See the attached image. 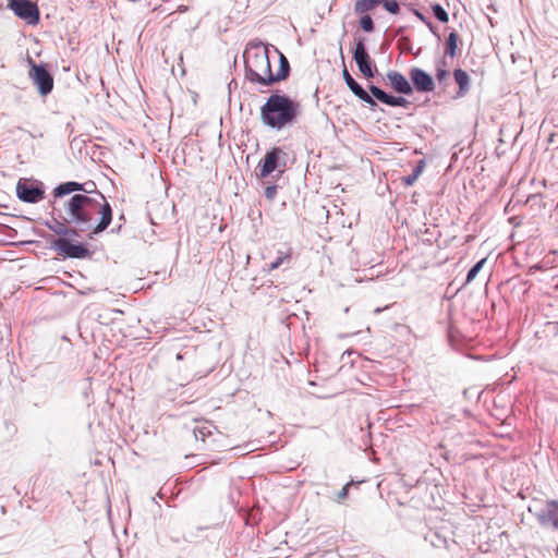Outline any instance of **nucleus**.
<instances>
[{
    "label": "nucleus",
    "mask_w": 558,
    "mask_h": 558,
    "mask_svg": "<svg viewBox=\"0 0 558 558\" xmlns=\"http://www.w3.org/2000/svg\"><path fill=\"white\" fill-rule=\"evenodd\" d=\"M538 518L543 525L558 529V501L547 502Z\"/></svg>",
    "instance_id": "obj_13"
},
{
    "label": "nucleus",
    "mask_w": 558,
    "mask_h": 558,
    "mask_svg": "<svg viewBox=\"0 0 558 558\" xmlns=\"http://www.w3.org/2000/svg\"><path fill=\"white\" fill-rule=\"evenodd\" d=\"M383 8L391 14H399L400 5L397 0H385Z\"/></svg>",
    "instance_id": "obj_25"
},
{
    "label": "nucleus",
    "mask_w": 558,
    "mask_h": 558,
    "mask_svg": "<svg viewBox=\"0 0 558 558\" xmlns=\"http://www.w3.org/2000/svg\"><path fill=\"white\" fill-rule=\"evenodd\" d=\"M49 229L52 230L56 234L60 235V238H64L70 232L75 233V230H70L64 222L57 220H54L53 225H49Z\"/></svg>",
    "instance_id": "obj_21"
},
{
    "label": "nucleus",
    "mask_w": 558,
    "mask_h": 558,
    "mask_svg": "<svg viewBox=\"0 0 558 558\" xmlns=\"http://www.w3.org/2000/svg\"><path fill=\"white\" fill-rule=\"evenodd\" d=\"M194 435L196 439H201L202 441H205V438L207 435H210V430L206 426H198L194 429Z\"/></svg>",
    "instance_id": "obj_27"
},
{
    "label": "nucleus",
    "mask_w": 558,
    "mask_h": 558,
    "mask_svg": "<svg viewBox=\"0 0 558 558\" xmlns=\"http://www.w3.org/2000/svg\"><path fill=\"white\" fill-rule=\"evenodd\" d=\"M369 92L373 97L388 106L403 107L408 102L405 98L388 95L387 93H385L383 89L375 85L369 86Z\"/></svg>",
    "instance_id": "obj_14"
},
{
    "label": "nucleus",
    "mask_w": 558,
    "mask_h": 558,
    "mask_svg": "<svg viewBox=\"0 0 558 558\" xmlns=\"http://www.w3.org/2000/svg\"><path fill=\"white\" fill-rule=\"evenodd\" d=\"M449 76V72L446 70V62L441 61L440 65L436 69V78L439 83H444Z\"/></svg>",
    "instance_id": "obj_26"
},
{
    "label": "nucleus",
    "mask_w": 558,
    "mask_h": 558,
    "mask_svg": "<svg viewBox=\"0 0 558 558\" xmlns=\"http://www.w3.org/2000/svg\"><path fill=\"white\" fill-rule=\"evenodd\" d=\"M83 190H84L83 184L74 182V181H69V182H64V183H61L60 185H58L53 190V196L62 197L64 195L71 194L73 192L83 191Z\"/></svg>",
    "instance_id": "obj_15"
},
{
    "label": "nucleus",
    "mask_w": 558,
    "mask_h": 558,
    "mask_svg": "<svg viewBox=\"0 0 558 558\" xmlns=\"http://www.w3.org/2000/svg\"><path fill=\"white\" fill-rule=\"evenodd\" d=\"M342 76H343V80L345 81L348 87L350 88V90L357 97L360 98L362 101L371 105V106H375L376 102L375 100L373 99V97L366 93L356 82L355 80L351 76V74L349 73V71L347 70V68L343 69L342 71Z\"/></svg>",
    "instance_id": "obj_11"
},
{
    "label": "nucleus",
    "mask_w": 558,
    "mask_h": 558,
    "mask_svg": "<svg viewBox=\"0 0 558 558\" xmlns=\"http://www.w3.org/2000/svg\"><path fill=\"white\" fill-rule=\"evenodd\" d=\"M351 486V483L345 484L342 489L338 493V500H343L348 497L349 494V487Z\"/></svg>",
    "instance_id": "obj_28"
},
{
    "label": "nucleus",
    "mask_w": 558,
    "mask_h": 558,
    "mask_svg": "<svg viewBox=\"0 0 558 558\" xmlns=\"http://www.w3.org/2000/svg\"><path fill=\"white\" fill-rule=\"evenodd\" d=\"M28 62L31 64L29 77L43 96L48 95L53 88V77L44 65L36 64L31 58Z\"/></svg>",
    "instance_id": "obj_5"
},
{
    "label": "nucleus",
    "mask_w": 558,
    "mask_h": 558,
    "mask_svg": "<svg viewBox=\"0 0 558 558\" xmlns=\"http://www.w3.org/2000/svg\"><path fill=\"white\" fill-rule=\"evenodd\" d=\"M9 8L28 24H37L39 21V10L36 3L29 0H11Z\"/></svg>",
    "instance_id": "obj_7"
},
{
    "label": "nucleus",
    "mask_w": 558,
    "mask_h": 558,
    "mask_svg": "<svg viewBox=\"0 0 558 558\" xmlns=\"http://www.w3.org/2000/svg\"><path fill=\"white\" fill-rule=\"evenodd\" d=\"M246 76L252 83L270 86L286 80L290 65L283 54H280V69L274 74L269 61L268 50H257L250 53L245 60Z\"/></svg>",
    "instance_id": "obj_3"
},
{
    "label": "nucleus",
    "mask_w": 558,
    "mask_h": 558,
    "mask_svg": "<svg viewBox=\"0 0 558 558\" xmlns=\"http://www.w3.org/2000/svg\"><path fill=\"white\" fill-rule=\"evenodd\" d=\"M386 76H387V80H388L390 86L397 93H401V94H411L412 93L411 84L409 83L408 78L400 72L389 71Z\"/></svg>",
    "instance_id": "obj_12"
},
{
    "label": "nucleus",
    "mask_w": 558,
    "mask_h": 558,
    "mask_svg": "<svg viewBox=\"0 0 558 558\" xmlns=\"http://www.w3.org/2000/svg\"><path fill=\"white\" fill-rule=\"evenodd\" d=\"M284 156L286 154L280 147H272L270 150H268L265 157L258 163V177L264 179L275 170L280 169L281 167L284 168Z\"/></svg>",
    "instance_id": "obj_4"
},
{
    "label": "nucleus",
    "mask_w": 558,
    "mask_h": 558,
    "mask_svg": "<svg viewBox=\"0 0 558 558\" xmlns=\"http://www.w3.org/2000/svg\"><path fill=\"white\" fill-rule=\"evenodd\" d=\"M353 59L363 76L366 78L374 76L372 59L366 50L363 39H359L356 41L355 49L353 51Z\"/></svg>",
    "instance_id": "obj_8"
},
{
    "label": "nucleus",
    "mask_w": 558,
    "mask_h": 558,
    "mask_svg": "<svg viewBox=\"0 0 558 558\" xmlns=\"http://www.w3.org/2000/svg\"><path fill=\"white\" fill-rule=\"evenodd\" d=\"M410 78L417 92L427 93L435 88L432 76L420 68L411 69Z\"/></svg>",
    "instance_id": "obj_10"
},
{
    "label": "nucleus",
    "mask_w": 558,
    "mask_h": 558,
    "mask_svg": "<svg viewBox=\"0 0 558 558\" xmlns=\"http://www.w3.org/2000/svg\"><path fill=\"white\" fill-rule=\"evenodd\" d=\"M415 16H417L421 21H425L422 13H420L417 10L414 11Z\"/></svg>",
    "instance_id": "obj_30"
},
{
    "label": "nucleus",
    "mask_w": 558,
    "mask_h": 558,
    "mask_svg": "<svg viewBox=\"0 0 558 558\" xmlns=\"http://www.w3.org/2000/svg\"><path fill=\"white\" fill-rule=\"evenodd\" d=\"M434 15L442 23H447L449 15L446 10L438 3L432 7Z\"/></svg>",
    "instance_id": "obj_24"
},
{
    "label": "nucleus",
    "mask_w": 558,
    "mask_h": 558,
    "mask_svg": "<svg viewBox=\"0 0 558 558\" xmlns=\"http://www.w3.org/2000/svg\"><path fill=\"white\" fill-rule=\"evenodd\" d=\"M291 258H292V248L288 247L284 252H279V256L276 258V260L268 264L265 267V270L267 272H270V271L279 268L282 264L290 263Z\"/></svg>",
    "instance_id": "obj_18"
},
{
    "label": "nucleus",
    "mask_w": 558,
    "mask_h": 558,
    "mask_svg": "<svg viewBox=\"0 0 558 558\" xmlns=\"http://www.w3.org/2000/svg\"><path fill=\"white\" fill-rule=\"evenodd\" d=\"M486 258H482L481 260H478L471 269L470 271L468 272V276H466V281L465 283H471L477 276V274L480 272V270L483 268V266L486 264Z\"/></svg>",
    "instance_id": "obj_23"
},
{
    "label": "nucleus",
    "mask_w": 558,
    "mask_h": 558,
    "mask_svg": "<svg viewBox=\"0 0 558 558\" xmlns=\"http://www.w3.org/2000/svg\"><path fill=\"white\" fill-rule=\"evenodd\" d=\"M65 222L92 239L104 232L112 221V208L101 193L74 194L63 202Z\"/></svg>",
    "instance_id": "obj_1"
},
{
    "label": "nucleus",
    "mask_w": 558,
    "mask_h": 558,
    "mask_svg": "<svg viewBox=\"0 0 558 558\" xmlns=\"http://www.w3.org/2000/svg\"><path fill=\"white\" fill-rule=\"evenodd\" d=\"M361 17H360V27L365 32V33H372L374 29H375V25H374V22H373V19L371 17V15L368 13H362V14H359Z\"/></svg>",
    "instance_id": "obj_22"
},
{
    "label": "nucleus",
    "mask_w": 558,
    "mask_h": 558,
    "mask_svg": "<svg viewBox=\"0 0 558 558\" xmlns=\"http://www.w3.org/2000/svg\"><path fill=\"white\" fill-rule=\"evenodd\" d=\"M385 308H388V306H385V307H384V310H385ZM381 311H383V308L378 307V308H376V310H375V313H379V312H381Z\"/></svg>",
    "instance_id": "obj_31"
},
{
    "label": "nucleus",
    "mask_w": 558,
    "mask_h": 558,
    "mask_svg": "<svg viewBox=\"0 0 558 558\" xmlns=\"http://www.w3.org/2000/svg\"><path fill=\"white\" fill-rule=\"evenodd\" d=\"M16 193L20 199L27 203H37L44 197V191L27 180L17 182Z\"/></svg>",
    "instance_id": "obj_9"
},
{
    "label": "nucleus",
    "mask_w": 558,
    "mask_h": 558,
    "mask_svg": "<svg viewBox=\"0 0 558 558\" xmlns=\"http://www.w3.org/2000/svg\"><path fill=\"white\" fill-rule=\"evenodd\" d=\"M301 113V104L286 94H271L260 107L263 123L271 129L281 130L294 123Z\"/></svg>",
    "instance_id": "obj_2"
},
{
    "label": "nucleus",
    "mask_w": 558,
    "mask_h": 558,
    "mask_svg": "<svg viewBox=\"0 0 558 558\" xmlns=\"http://www.w3.org/2000/svg\"><path fill=\"white\" fill-rule=\"evenodd\" d=\"M425 165H426L425 160H420L418 163L416 165V167L414 168L412 174L401 178V182L405 186L413 185L416 182V180L420 178V175L422 174V172L425 168Z\"/></svg>",
    "instance_id": "obj_19"
},
{
    "label": "nucleus",
    "mask_w": 558,
    "mask_h": 558,
    "mask_svg": "<svg viewBox=\"0 0 558 558\" xmlns=\"http://www.w3.org/2000/svg\"><path fill=\"white\" fill-rule=\"evenodd\" d=\"M454 81L459 85V95L463 96L470 88V76L462 69H456L453 72Z\"/></svg>",
    "instance_id": "obj_17"
},
{
    "label": "nucleus",
    "mask_w": 558,
    "mask_h": 558,
    "mask_svg": "<svg viewBox=\"0 0 558 558\" xmlns=\"http://www.w3.org/2000/svg\"><path fill=\"white\" fill-rule=\"evenodd\" d=\"M458 41H459L458 34L454 31L451 32L446 40V54L447 56H449L451 58L456 57L457 50H458Z\"/></svg>",
    "instance_id": "obj_20"
},
{
    "label": "nucleus",
    "mask_w": 558,
    "mask_h": 558,
    "mask_svg": "<svg viewBox=\"0 0 558 558\" xmlns=\"http://www.w3.org/2000/svg\"><path fill=\"white\" fill-rule=\"evenodd\" d=\"M53 248L57 253L70 258H86L89 256L88 248L78 242H71L65 238H59L53 242Z\"/></svg>",
    "instance_id": "obj_6"
},
{
    "label": "nucleus",
    "mask_w": 558,
    "mask_h": 558,
    "mask_svg": "<svg viewBox=\"0 0 558 558\" xmlns=\"http://www.w3.org/2000/svg\"><path fill=\"white\" fill-rule=\"evenodd\" d=\"M265 194L268 198H272L276 194V187H274V186L266 187Z\"/></svg>",
    "instance_id": "obj_29"
},
{
    "label": "nucleus",
    "mask_w": 558,
    "mask_h": 558,
    "mask_svg": "<svg viewBox=\"0 0 558 558\" xmlns=\"http://www.w3.org/2000/svg\"><path fill=\"white\" fill-rule=\"evenodd\" d=\"M385 0H355L354 2V13L362 14L368 13L375 10L378 5H383Z\"/></svg>",
    "instance_id": "obj_16"
}]
</instances>
